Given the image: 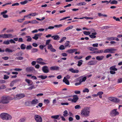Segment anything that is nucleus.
Instances as JSON below:
<instances>
[{"label":"nucleus","instance_id":"nucleus-1","mask_svg":"<svg viewBox=\"0 0 122 122\" xmlns=\"http://www.w3.org/2000/svg\"><path fill=\"white\" fill-rule=\"evenodd\" d=\"M90 112V109L88 107H85L81 112V114L83 117H87L89 116Z\"/></svg>","mask_w":122,"mask_h":122},{"label":"nucleus","instance_id":"nucleus-2","mask_svg":"<svg viewBox=\"0 0 122 122\" xmlns=\"http://www.w3.org/2000/svg\"><path fill=\"white\" fill-rule=\"evenodd\" d=\"M1 118L3 120H8L12 118L11 116L9 114L6 113H3L0 115Z\"/></svg>","mask_w":122,"mask_h":122},{"label":"nucleus","instance_id":"nucleus-3","mask_svg":"<svg viewBox=\"0 0 122 122\" xmlns=\"http://www.w3.org/2000/svg\"><path fill=\"white\" fill-rule=\"evenodd\" d=\"M9 102V101H8L6 96H3L1 97L0 100V103L3 104H7Z\"/></svg>","mask_w":122,"mask_h":122},{"label":"nucleus","instance_id":"nucleus-4","mask_svg":"<svg viewBox=\"0 0 122 122\" xmlns=\"http://www.w3.org/2000/svg\"><path fill=\"white\" fill-rule=\"evenodd\" d=\"M117 110L116 109L112 110L110 113V115L114 117L118 115L119 113L117 111Z\"/></svg>","mask_w":122,"mask_h":122},{"label":"nucleus","instance_id":"nucleus-5","mask_svg":"<svg viewBox=\"0 0 122 122\" xmlns=\"http://www.w3.org/2000/svg\"><path fill=\"white\" fill-rule=\"evenodd\" d=\"M34 118L36 122H42V119L41 117L39 115H36Z\"/></svg>","mask_w":122,"mask_h":122},{"label":"nucleus","instance_id":"nucleus-6","mask_svg":"<svg viewBox=\"0 0 122 122\" xmlns=\"http://www.w3.org/2000/svg\"><path fill=\"white\" fill-rule=\"evenodd\" d=\"M116 50L113 48L107 49H105L104 51V53H107L109 52V53H114L115 52L113 51H116Z\"/></svg>","mask_w":122,"mask_h":122},{"label":"nucleus","instance_id":"nucleus-7","mask_svg":"<svg viewBox=\"0 0 122 122\" xmlns=\"http://www.w3.org/2000/svg\"><path fill=\"white\" fill-rule=\"evenodd\" d=\"M108 99L112 102H119L120 101L117 98L113 97H110L108 98Z\"/></svg>","mask_w":122,"mask_h":122},{"label":"nucleus","instance_id":"nucleus-8","mask_svg":"<svg viewBox=\"0 0 122 122\" xmlns=\"http://www.w3.org/2000/svg\"><path fill=\"white\" fill-rule=\"evenodd\" d=\"M26 71L27 72H32L35 71V69L33 67H28L26 69Z\"/></svg>","mask_w":122,"mask_h":122},{"label":"nucleus","instance_id":"nucleus-9","mask_svg":"<svg viewBox=\"0 0 122 122\" xmlns=\"http://www.w3.org/2000/svg\"><path fill=\"white\" fill-rule=\"evenodd\" d=\"M42 70L45 73H47L49 72L48 67L46 66H43L42 67Z\"/></svg>","mask_w":122,"mask_h":122},{"label":"nucleus","instance_id":"nucleus-10","mask_svg":"<svg viewBox=\"0 0 122 122\" xmlns=\"http://www.w3.org/2000/svg\"><path fill=\"white\" fill-rule=\"evenodd\" d=\"M16 96V98L18 99L23 98L25 96V94L23 93L18 94Z\"/></svg>","mask_w":122,"mask_h":122},{"label":"nucleus","instance_id":"nucleus-11","mask_svg":"<svg viewBox=\"0 0 122 122\" xmlns=\"http://www.w3.org/2000/svg\"><path fill=\"white\" fill-rule=\"evenodd\" d=\"M5 39L12 38L13 37V36L11 34H4Z\"/></svg>","mask_w":122,"mask_h":122},{"label":"nucleus","instance_id":"nucleus-12","mask_svg":"<svg viewBox=\"0 0 122 122\" xmlns=\"http://www.w3.org/2000/svg\"><path fill=\"white\" fill-rule=\"evenodd\" d=\"M73 98L72 99V102L76 103L78 99V98L76 95H74L73 96Z\"/></svg>","mask_w":122,"mask_h":122},{"label":"nucleus","instance_id":"nucleus-13","mask_svg":"<svg viewBox=\"0 0 122 122\" xmlns=\"http://www.w3.org/2000/svg\"><path fill=\"white\" fill-rule=\"evenodd\" d=\"M97 63V61H89L87 63V64L88 65H94Z\"/></svg>","mask_w":122,"mask_h":122},{"label":"nucleus","instance_id":"nucleus-14","mask_svg":"<svg viewBox=\"0 0 122 122\" xmlns=\"http://www.w3.org/2000/svg\"><path fill=\"white\" fill-rule=\"evenodd\" d=\"M39 102L38 100L37 99H34L31 102V104L33 105H35Z\"/></svg>","mask_w":122,"mask_h":122},{"label":"nucleus","instance_id":"nucleus-15","mask_svg":"<svg viewBox=\"0 0 122 122\" xmlns=\"http://www.w3.org/2000/svg\"><path fill=\"white\" fill-rule=\"evenodd\" d=\"M97 34V33L96 32H93L91 34L89 35V36L91 38L94 39L96 37V36L95 35Z\"/></svg>","mask_w":122,"mask_h":122},{"label":"nucleus","instance_id":"nucleus-16","mask_svg":"<svg viewBox=\"0 0 122 122\" xmlns=\"http://www.w3.org/2000/svg\"><path fill=\"white\" fill-rule=\"evenodd\" d=\"M69 71L72 73H77L79 72L78 70H75L72 68L70 69Z\"/></svg>","mask_w":122,"mask_h":122},{"label":"nucleus","instance_id":"nucleus-17","mask_svg":"<svg viewBox=\"0 0 122 122\" xmlns=\"http://www.w3.org/2000/svg\"><path fill=\"white\" fill-rule=\"evenodd\" d=\"M25 81L28 84V86H31L33 84V82L29 79H26Z\"/></svg>","mask_w":122,"mask_h":122},{"label":"nucleus","instance_id":"nucleus-18","mask_svg":"<svg viewBox=\"0 0 122 122\" xmlns=\"http://www.w3.org/2000/svg\"><path fill=\"white\" fill-rule=\"evenodd\" d=\"M50 69L51 70H58L59 69V67L58 66H54L50 67Z\"/></svg>","mask_w":122,"mask_h":122},{"label":"nucleus","instance_id":"nucleus-19","mask_svg":"<svg viewBox=\"0 0 122 122\" xmlns=\"http://www.w3.org/2000/svg\"><path fill=\"white\" fill-rule=\"evenodd\" d=\"M63 81L67 85H69L70 84L69 81L65 77H64L63 80Z\"/></svg>","mask_w":122,"mask_h":122},{"label":"nucleus","instance_id":"nucleus-20","mask_svg":"<svg viewBox=\"0 0 122 122\" xmlns=\"http://www.w3.org/2000/svg\"><path fill=\"white\" fill-rule=\"evenodd\" d=\"M103 51L102 50H98L97 51H94L93 52H91V53H102L103 52Z\"/></svg>","mask_w":122,"mask_h":122},{"label":"nucleus","instance_id":"nucleus-21","mask_svg":"<svg viewBox=\"0 0 122 122\" xmlns=\"http://www.w3.org/2000/svg\"><path fill=\"white\" fill-rule=\"evenodd\" d=\"M52 38H53V39L55 40H57L59 39L60 38V37L58 35H54L51 36Z\"/></svg>","mask_w":122,"mask_h":122},{"label":"nucleus","instance_id":"nucleus-22","mask_svg":"<svg viewBox=\"0 0 122 122\" xmlns=\"http://www.w3.org/2000/svg\"><path fill=\"white\" fill-rule=\"evenodd\" d=\"M104 56H97L96 57V59L98 61L102 60L104 58Z\"/></svg>","mask_w":122,"mask_h":122},{"label":"nucleus","instance_id":"nucleus-23","mask_svg":"<svg viewBox=\"0 0 122 122\" xmlns=\"http://www.w3.org/2000/svg\"><path fill=\"white\" fill-rule=\"evenodd\" d=\"M115 67L116 66L115 65L112 66L110 67V69L111 70L117 71V69L115 68Z\"/></svg>","mask_w":122,"mask_h":122},{"label":"nucleus","instance_id":"nucleus-24","mask_svg":"<svg viewBox=\"0 0 122 122\" xmlns=\"http://www.w3.org/2000/svg\"><path fill=\"white\" fill-rule=\"evenodd\" d=\"M37 77L41 78L42 79H44L47 77V76H44L43 75H41L38 76Z\"/></svg>","mask_w":122,"mask_h":122},{"label":"nucleus","instance_id":"nucleus-25","mask_svg":"<svg viewBox=\"0 0 122 122\" xmlns=\"http://www.w3.org/2000/svg\"><path fill=\"white\" fill-rule=\"evenodd\" d=\"M88 49L91 51H93L98 50L97 48H94L93 47H89L88 48Z\"/></svg>","mask_w":122,"mask_h":122},{"label":"nucleus","instance_id":"nucleus-26","mask_svg":"<svg viewBox=\"0 0 122 122\" xmlns=\"http://www.w3.org/2000/svg\"><path fill=\"white\" fill-rule=\"evenodd\" d=\"M103 92H99L97 93V95L99 96V98H101L102 97V95L103 94Z\"/></svg>","mask_w":122,"mask_h":122},{"label":"nucleus","instance_id":"nucleus-27","mask_svg":"<svg viewBox=\"0 0 122 122\" xmlns=\"http://www.w3.org/2000/svg\"><path fill=\"white\" fill-rule=\"evenodd\" d=\"M59 117V116L58 115H56L55 116H51V118L56 119H60V118H58Z\"/></svg>","mask_w":122,"mask_h":122},{"label":"nucleus","instance_id":"nucleus-28","mask_svg":"<svg viewBox=\"0 0 122 122\" xmlns=\"http://www.w3.org/2000/svg\"><path fill=\"white\" fill-rule=\"evenodd\" d=\"M20 47L21 49L24 50L26 46L24 44H22L21 45Z\"/></svg>","mask_w":122,"mask_h":122},{"label":"nucleus","instance_id":"nucleus-29","mask_svg":"<svg viewBox=\"0 0 122 122\" xmlns=\"http://www.w3.org/2000/svg\"><path fill=\"white\" fill-rule=\"evenodd\" d=\"M86 3L85 2H80L77 4V5L78 6H81L86 5Z\"/></svg>","mask_w":122,"mask_h":122},{"label":"nucleus","instance_id":"nucleus-30","mask_svg":"<svg viewBox=\"0 0 122 122\" xmlns=\"http://www.w3.org/2000/svg\"><path fill=\"white\" fill-rule=\"evenodd\" d=\"M25 37L27 38L26 40L27 41L29 42L31 41L32 38L30 36H25Z\"/></svg>","mask_w":122,"mask_h":122},{"label":"nucleus","instance_id":"nucleus-31","mask_svg":"<svg viewBox=\"0 0 122 122\" xmlns=\"http://www.w3.org/2000/svg\"><path fill=\"white\" fill-rule=\"evenodd\" d=\"M22 52H20L16 53L15 56L18 57V56H22Z\"/></svg>","mask_w":122,"mask_h":122},{"label":"nucleus","instance_id":"nucleus-32","mask_svg":"<svg viewBox=\"0 0 122 122\" xmlns=\"http://www.w3.org/2000/svg\"><path fill=\"white\" fill-rule=\"evenodd\" d=\"M26 120L25 118H22L19 121V122H24Z\"/></svg>","mask_w":122,"mask_h":122},{"label":"nucleus","instance_id":"nucleus-33","mask_svg":"<svg viewBox=\"0 0 122 122\" xmlns=\"http://www.w3.org/2000/svg\"><path fill=\"white\" fill-rule=\"evenodd\" d=\"M28 1L27 0H25L24 1L21 2H20V3L22 5H24L27 3Z\"/></svg>","mask_w":122,"mask_h":122},{"label":"nucleus","instance_id":"nucleus-34","mask_svg":"<svg viewBox=\"0 0 122 122\" xmlns=\"http://www.w3.org/2000/svg\"><path fill=\"white\" fill-rule=\"evenodd\" d=\"M83 61L82 60H81L78 62V64L77 65L78 66H80L82 64V62Z\"/></svg>","mask_w":122,"mask_h":122},{"label":"nucleus","instance_id":"nucleus-35","mask_svg":"<svg viewBox=\"0 0 122 122\" xmlns=\"http://www.w3.org/2000/svg\"><path fill=\"white\" fill-rule=\"evenodd\" d=\"M115 37H107V39L109 41H112L115 40Z\"/></svg>","mask_w":122,"mask_h":122},{"label":"nucleus","instance_id":"nucleus-36","mask_svg":"<svg viewBox=\"0 0 122 122\" xmlns=\"http://www.w3.org/2000/svg\"><path fill=\"white\" fill-rule=\"evenodd\" d=\"M37 51L38 50L37 49L33 48L31 50V52L32 53H35L37 52Z\"/></svg>","mask_w":122,"mask_h":122},{"label":"nucleus","instance_id":"nucleus-37","mask_svg":"<svg viewBox=\"0 0 122 122\" xmlns=\"http://www.w3.org/2000/svg\"><path fill=\"white\" fill-rule=\"evenodd\" d=\"M15 59L18 60H21L23 59V57L21 56H18L16 57Z\"/></svg>","mask_w":122,"mask_h":122},{"label":"nucleus","instance_id":"nucleus-38","mask_svg":"<svg viewBox=\"0 0 122 122\" xmlns=\"http://www.w3.org/2000/svg\"><path fill=\"white\" fill-rule=\"evenodd\" d=\"M86 76H85L83 77L82 79H81V80H80L81 82H82L83 81H84L86 79Z\"/></svg>","mask_w":122,"mask_h":122},{"label":"nucleus","instance_id":"nucleus-39","mask_svg":"<svg viewBox=\"0 0 122 122\" xmlns=\"http://www.w3.org/2000/svg\"><path fill=\"white\" fill-rule=\"evenodd\" d=\"M3 43L5 44L9 45L10 44L9 41L8 40L6 41H5L3 42Z\"/></svg>","mask_w":122,"mask_h":122},{"label":"nucleus","instance_id":"nucleus-40","mask_svg":"<svg viewBox=\"0 0 122 122\" xmlns=\"http://www.w3.org/2000/svg\"><path fill=\"white\" fill-rule=\"evenodd\" d=\"M110 3L112 4H117V2L116 0H113L111 1Z\"/></svg>","mask_w":122,"mask_h":122},{"label":"nucleus","instance_id":"nucleus-41","mask_svg":"<svg viewBox=\"0 0 122 122\" xmlns=\"http://www.w3.org/2000/svg\"><path fill=\"white\" fill-rule=\"evenodd\" d=\"M5 51L6 52H12L13 51L12 50H11L9 48H7L5 49Z\"/></svg>","mask_w":122,"mask_h":122},{"label":"nucleus","instance_id":"nucleus-42","mask_svg":"<svg viewBox=\"0 0 122 122\" xmlns=\"http://www.w3.org/2000/svg\"><path fill=\"white\" fill-rule=\"evenodd\" d=\"M59 48L60 50H63L65 49V48L64 47V46L63 45H61Z\"/></svg>","mask_w":122,"mask_h":122},{"label":"nucleus","instance_id":"nucleus-43","mask_svg":"<svg viewBox=\"0 0 122 122\" xmlns=\"http://www.w3.org/2000/svg\"><path fill=\"white\" fill-rule=\"evenodd\" d=\"M70 41H66L65 44V47H67L69 44Z\"/></svg>","mask_w":122,"mask_h":122},{"label":"nucleus","instance_id":"nucleus-44","mask_svg":"<svg viewBox=\"0 0 122 122\" xmlns=\"http://www.w3.org/2000/svg\"><path fill=\"white\" fill-rule=\"evenodd\" d=\"M64 114H63V115L64 117H66L67 116V115L68 114V112L67 110H65L63 112Z\"/></svg>","mask_w":122,"mask_h":122},{"label":"nucleus","instance_id":"nucleus-45","mask_svg":"<svg viewBox=\"0 0 122 122\" xmlns=\"http://www.w3.org/2000/svg\"><path fill=\"white\" fill-rule=\"evenodd\" d=\"M8 101H9V100H11L13 99L14 98H12L11 97H10L9 96H6Z\"/></svg>","mask_w":122,"mask_h":122},{"label":"nucleus","instance_id":"nucleus-46","mask_svg":"<svg viewBox=\"0 0 122 122\" xmlns=\"http://www.w3.org/2000/svg\"><path fill=\"white\" fill-rule=\"evenodd\" d=\"M83 33L84 34L86 35H89L91 34V33L90 32H87L86 31H85L83 32Z\"/></svg>","mask_w":122,"mask_h":122},{"label":"nucleus","instance_id":"nucleus-47","mask_svg":"<svg viewBox=\"0 0 122 122\" xmlns=\"http://www.w3.org/2000/svg\"><path fill=\"white\" fill-rule=\"evenodd\" d=\"M32 38L33 39H34L36 40H37L39 38L37 36L36 34L34 35V36L32 37Z\"/></svg>","mask_w":122,"mask_h":122},{"label":"nucleus","instance_id":"nucleus-48","mask_svg":"<svg viewBox=\"0 0 122 122\" xmlns=\"http://www.w3.org/2000/svg\"><path fill=\"white\" fill-rule=\"evenodd\" d=\"M39 22L36 20H33L31 21V24H37Z\"/></svg>","mask_w":122,"mask_h":122},{"label":"nucleus","instance_id":"nucleus-49","mask_svg":"<svg viewBox=\"0 0 122 122\" xmlns=\"http://www.w3.org/2000/svg\"><path fill=\"white\" fill-rule=\"evenodd\" d=\"M109 27L108 26H104L101 28V29L102 30H104L105 29H107L109 28Z\"/></svg>","mask_w":122,"mask_h":122},{"label":"nucleus","instance_id":"nucleus-50","mask_svg":"<svg viewBox=\"0 0 122 122\" xmlns=\"http://www.w3.org/2000/svg\"><path fill=\"white\" fill-rule=\"evenodd\" d=\"M37 63L42 65H45L46 64V63L44 62L41 61H37Z\"/></svg>","mask_w":122,"mask_h":122},{"label":"nucleus","instance_id":"nucleus-51","mask_svg":"<svg viewBox=\"0 0 122 122\" xmlns=\"http://www.w3.org/2000/svg\"><path fill=\"white\" fill-rule=\"evenodd\" d=\"M32 48V46L30 45H28L26 47V49L27 50H30Z\"/></svg>","mask_w":122,"mask_h":122},{"label":"nucleus","instance_id":"nucleus-52","mask_svg":"<svg viewBox=\"0 0 122 122\" xmlns=\"http://www.w3.org/2000/svg\"><path fill=\"white\" fill-rule=\"evenodd\" d=\"M66 39V38L65 37H63L61 39L60 41H59L60 43H61L64 40H65Z\"/></svg>","mask_w":122,"mask_h":122},{"label":"nucleus","instance_id":"nucleus-53","mask_svg":"<svg viewBox=\"0 0 122 122\" xmlns=\"http://www.w3.org/2000/svg\"><path fill=\"white\" fill-rule=\"evenodd\" d=\"M34 88H35L34 86L33 85L28 88L27 89L29 90H31L33 89Z\"/></svg>","mask_w":122,"mask_h":122},{"label":"nucleus","instance_id":"nucleus-54","mask_svg":"<svg viewBox=\"0 0 122 122\" xmlns=\"http://www.w3.org/2000/svg\"><path fill=\"white\" fill-rule=\"evenodd\" d=\"M15 84V83L13 81L11 82L10 84V86L12 87L14 86V85Z\"/></svg>","mask_w":122,"mask_h":122},{"label":"nucleus","instance_id":"nucleus-55","mask_svg":"<svg viewBox=\"0 0 122 122\" xmlns=\"http://www.w3.org/2000/svg\"><path fill=\"white\" fill-rule=\"evenodd\" d=\"M13 32V30H7L6 31V32L7 33H10Z\"/></svg>","mask_w":122,"mask_h":122},{"label":"nucleus","instance_id":"nucleus-56","mask_svg":"<svg viewBox=\"0 0 122 122\" xmlns=\"http://www.w3.org/2000/svg\"><path fill=\"white\" fill-rule=\"evenodd\" d=\"M62 26V25L61 24H60L59 25H55L54 26V27L59 28L61 27Z\"/></svg>","mask_w":122,"mask_h":122},{"label":"nucleus","instance_id":"nucleus-57","mask_svg":"<svg viewBox=\"0 0 122 122\" xmlns=\"http://www.w3.org/2000/svg\"><path fill=\"white\" fill-rule=\"evenodd\" d=\"M89 92V89L86 88H85L84 90H83V92Z\"/></svg>","mask_w":122,"mask_h":122},{"label":"nucleus","instance_id":"nucleus-58","mask_svg":"<svg viewBox=\"0 0 122 122\" xmlns=\"http://www.w3.org/2000/svg\"><path fill=\"white\" fill-rule=\"evenodd\" d=\"M82 56H79L78 57L77 56H76L75 57V58L76 59H80L82 58Z\"/></svg>","mask_w":122,"mask_h":122},{"label":"nucleus","instance_id":"nucleus-59","mask_svg":"<svg viewBox=\"0 0 122 122\" xmlns=\"http://www.w3.org/2000/svg\"><path fill=\"white\" fill-rule=\"evenodd\" d=\"M6 88V87L4 85H2L0 86V89H5Z\"/></svg>","mask_w":122,"mask_h":122},{"label":"nucleus","instance_id":"nucleus-60","mask_svg":"<svg viewBox=\"0 0 122 122\" xmlns=\"http://www.w3.org/2000/svg\"><path fill=\"white\" fill-rule=\"evenodd\" d=\"M113 18L114 20H115L116 21H119L120 20V19L118 18H117L115 16H113Z\"/></svg>","mask_w":122,"mask_h":122},{"label":"nucleus","instance_id":"nucleus-61","mask_svg":"<svg viewBox=\"0 0 122 122\" xmlns=\"http://www.w3.org/2000/svg\"><path fill=\"white\" fill-rule=\"evenodd\" d=\"M20 79H17L15 80H13V81L15 83H18V82L20 81Z\"/></svg>","mask_w":122,"mask_h":122},{"label":"nucleus","instance_id":"nucleus-62","mask_svg":"<svg viewBox=\"0 0 122 122\" xmlns=\"http://www.w3.org/2000/svg\"><path fill=\"white\" fill-rule=\"evenodd\" d=\"M9 78V76H8L7 75H5L4 76V77L3 78L4 79H8Z\"/></svg>","mask_w":122,"mask_h":122},{"label":"nucleus","instance_id":"nucleus-63","mask_svg":"<svg viewBox=\"0 0 122 122\" xmlns=\"http://www.w3.org/2000/svg\"><path fill=\"white\" fill-rule=\"evenodd\" d=\"M10 42L11 43L15 44V42L14 40L12 39H11L10 41Z\"/></svg>","mask_w":122,"mask_h":122},{"label":"nucleus","instance_id":"nucleus-64","mask_svg":"<svg viewBox=\"0 0 122 122\" xmlns=\"http://www.w3.org/2000/svg\"><path fill=\"white\" fill-rule=\"evenodd\" d=\"M48 49H50L52 47H53L52 46L51 44H50L48 45Z\"/></svg>","mask_w":122,"mask_h":122}]
</instances>
